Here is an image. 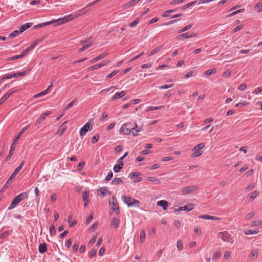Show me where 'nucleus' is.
<instances>
[{"mask_svg":"<svg viewBox=\"0 0 262 262\" xmlns=\"http://www.w3.org/2000/svg\"><path fill=\"white\" fill-rule=\"evenodd\" d=\"M162 48V46H158L157 47H156L154 50H153L152 51H151L149 53V56H152L154 54H155V53H156L157 52H158L159 51H160L161 49Z\"/></svg>","mask_w":262,"mask_h":262,"instance_id":"42","label":"nucleus"},{"mask_svg":"<svg viewBox=\"0 0 262 262\" xmlns=\"http://www.w3.org/2000/svg\"><path fill=\"white\" fill-rule=\"evenodd\" d=\"M221 256V254L220 249H217L213 254L212 259L213 260H216L220 258Z\"/></svg>","mask_w":262,"mask_h":262,"instance_id":"33","label":"nucleus"},{"mask_svg":"<svg viewBox=\"0 0 262 262\" xmlns=\"http://www.w3.org/2000/svg\"><path fill=\"white\" fill-rule=\"evenodd\" d=\"M113 173L112 171L108 172L107 176L105 178V180L107 181H110L113 177Z\"/></svg>","mask_w":262,"mask_h":262,"instance_id":"64","label":"nucleus"},{"mask_svg":"<svg viewBox=\"0 0 262 262\" xmlns=\"http://www.w3.org/2000/svg\"><path fill=\"white\" fill-rule=\"evenodd\" d=\"M29 125H26V126L24 127L23 128H22V130L21 132H19L16 138L14 140V141L13 142H14V143H16L17 142V140L19 139V138L20 137V136H21V135L26 130H27L29 127Z\"/></svg>","mask_w":262,"mask_h":262,"instance_id":"21","label":"nucleus"},{"mask_svg":"<svg viewBox=\"0 0 262 262\" xmlns=\"http://www.w3.org/2000/svg\"><path fill=\"white\" fill-rule=\"evenodd\" d=\"M50 233L54 235L56 233V229L53 225H51L50 226Z\"/></svg>","mask_w":262,"mask_h":262,"instance_id":"61","label":"nucleus"},{"mask_svg":"<svg viewBox=\"0 0 262 262\" xmlns=\"http://www.w3.org/2000/svg\"><path fill=\"white\" fill-rule=\"evenodd\" d=\"M18 203V201H17L16 199H14L9 207L8 209L11 210L14 208Z\"/></svg>","mask_w":262,"mask_h":262,"instance_id":"37","label":"nucleus"},{"mask_svg":"<svg viewBox=\"0 0 262 262\" xmlns=\"http://www.w3.org/2000/svg\"><path fill=\"white\" fill-rule=\"evenodd\" d=\"M218 237H220L223 241L233 243L234 239L232 235L227 231L221 232L218 234Z\"/></svg>","mask_w":262,"mask_h":262,"instance_id":"3","label":"nucleus"},{"mask_svg":"<svg viewBox=\"0 0 262 262\" xmlns=\"http://www.w3.org/2000/svg\"><path fill=\"white\" fill-rule=\"evenodd\" d=\"M53 83H54V81L52 80V81L51 82V85H49L47 89H46V90L40 92V94H41L42 96H44V95H46V94H47L48 93L49 90L52 87Z\"/></svg>","mask_w":262,"mask_h":262,"instance_id":"45","label":"nucleus"},{"mask_svg":"<svg viewBox=\"0 0 262 262\" xmlns=\"http://www.w3.org/2000/svg\"><path fill=\"white\" fill-rule=\"evenodd\" d=\"M147 180L149 181L153 182L156 185L159 184L161 183L160 180L155 177H149L147 178Z\"/></svg>","mask_w":262,"mask_h":262,"instance_id":"29","label":"nucleus"},{"mask_svg":"<svg viewBox=\"0 0 262 262\" xmlns=\"http://www.w3.org/2000/svg\"><path fill=\"white\" fill-rule=\"evenodd\" d=\"M231 71L230 70H227L223 73V76L225 77H229L231 75Z\"/></svg>","mask_w":262,"mask_h":262,"instance_id":"63","label":"nucleus"},{"mask_svg":"<svg viewBox=\"0 0 262 262\" xmlns=\"http://www.w3.org/2000/svg\"><path fill=\"white\" fill-rule=\"evenodd\" d=\"M177 247L179 251L183 249V244L181 240H178L177 243Z\"/></svg>","mask_w":262,"mask_h":262,"instance_id":"39","label":"nucleus"},{"mask_svg":"<svg viewBox=\"0 0 262 262\" xmlns=\"http://www.w3.org/2000/svg\"><path fill=\"white\" fill-rule=\"evenodd\" d=\"M255 213L254 212H250L246 214L245 218L247 220H250L255 215Z\"/></svg>","mask_w":262,"mask_h":262,"instance_id":"50","label":"nucleus"},{"mask_svg":"<svg viewBox=\"0 0 262 262\" xmlns=\"http://www.w3.org/2000/svg\"><path fill=\"white\" fill-rule=\"evenodd\" d=\"M99 139V135H97L94 136L92 139V143L93 144L96 143L98 141Z\"/></svg>","mask_w":262,"mask_h":262,"instance_id":"58","label":"nucleus"},{"mask_svg":"<svg viewBox=\"0 0 262 262\" xmlns=\"http://www.w3.org/2000/svg\"><path fill=\"white\" fill-rule=\"evenodd\" d=\"M106 56V53H103V54H102L101 55H99L97 57H96L92 59L91 60H90V64H92L93 63L96 62V61H98V60L103 58Z\"/></svg>","mask_w":262,"mask_h":262,"instance_id":"23","label":"nucleus"},{"mask_svg":"<svg viewBox=\"0 0 262 262\" xmlns=\"http://www.w3.org/2000/svg\"><path fill=\"white\" fill-rule=\"evenodd\" d=\"M258 250L257 249H253L251 251L250 257L253 259H256L258 257Z\"/></svg>","mask_w":262,"mask_h":262,"instance_id":"34","label":"nucleus"},{"mask_svg":"<svg viewBox=\"0 0 262 262\" xmlns=\"http://www.w3.org/2000/svg\"><path fill=\"white\" fill-rule=\"evenodd\" d=\"M164 107V106H150L148 108L147 111H152L154 110H159L161 108Z\"/></svg>","mask_w":262,"mask_h":262,"instance_id":"52","label":"nucleus"},{"mask_svg":"<svg viewBox=\"0 0 262 262\" xmlns=\"http://www.w3.org/2000/svg\"><path fill=\"white\" fill-rule=\"evenodd\" d=\"M116 87L115 86H111L109 88L102 90L100 91L101 94H104L106 92H113L116 89Z\"/></svg>","mask_w":262,"mask_h":262,"instance_id":"31","label":"nucleus"},{"mask_svg":"<svg viewBox=\"0 0 262 262\" xmlns=\"http://www.w3.org/2000/svg\"><path fill=\"white\" fill-rule=\"evenodd\" d=\"M39 252L40 253H44L47 251V246L45 243L39 245L38 248Z\"/></svg>","mask_w":262,"mask_h":262,"instance_id":"28","label":"nucleus"},{"mask_svg":"<svg viewBox=\"0 0 262 262\" xmlns=\"http://www.w3.org/2000/svg\"><path fill=\"white\" fill-rule=\"evenodd\" d=\"M132 126L130 123L124 124L120 128V132L124 135L131 134Z\"/></svg>","mask_w":262,"mask_h":262,"instance_id":"5","label":"nucleus"},{"mask_svg":"<svg viewBox=\"0 0 262 262\" xmlns=\"http://www.w3.org/2000/svg\"><path fill=\"white\" fill-rule=\"evenodd\" d=\"M118 70L114 71L111 73H110V74L107 75V76H106V78H111L112 77H113L114 76H115L116 74H117L118 73Z\"/></svg>","mask_w":262,"mask_h":262,"instance_id":"56","label":"nucleus"},{"mask_svg":"<svg viewBox=\"0 0 262 262\" xmlns=\"http://www.w3.org/2000/svg\"><path fill=\"white\" fill-rule=\"evenodd\" d=\"M126 94V93L125 91H122L120 92H117L111 98V101H114L118 99L123 97Z\"/></svg>","mask_w":262,"mask_h":262,"instance_id":"8","label":"nucleus"},{"mask_svg":"<svg viewBox=\"0 0 262 262\" xmlns=\"http://www.w3.org/2000/svg\"><path fill=\"white\" fill-rule=\"evenodd\" d=\"M199 218L206 220H217L219 219L218 217L216 216H211L209 215H201L199 216Z\"/></svg>","mask_w":262,"mask_h":262,"instance_id":"25","label":"nucleus"},{"mask_svg":"<svg viewBox=\"0 0 262 262\" xmlns=\"http://www.w3.org/2000/svg\"><path fill=\"white\" fill-rule=\"evenodd\" d=\"M205 145L203 143H201L197 144L193 148V153L191 155V157H198L201 156L203 152L200 151V149H203L205 147Z\"/></svg>","mask_w":262,"mask_h":262,"instance_id":"4","label":"nucleus"},{"mask_svg":"<svg viewBox=\"0 0 262 262\" xmlns=\"http://www.w3.org/2000/svg\"><path fill=\"white\" fill-rule=\"evenodd\" d=\"M28 194L27 192H24L23 193H20L18 194L16 197L15 198V199H16L17 201L19 203L22 200H25V199H27L28 198Z\"/></svg>","mask_w":262,"mask_h":262,"instance_id":"16","label":"nucleus"},{"mask_svg":"<svg viewBox=\"0 0 262 262\" xmlns=\"http://www.w3.org/2000/svg\"><path fill=\"white\" fill-rule=\"evenodd\" d=\"M259 232V230L258 229H246L244 230V233L246 235H250V234H256Z\"/></svg>","mask_w":262,"mask_h":262,"instance_id":"27","label":"nucleus"},{"mask_svg":"<svg viewBox=\"0 0 262 262\" xmlns=\"http://www.w3.org/2000/svg\"><path fill=\"white\" fill-rule=\"evenodd\" d=\"M68 122V121H65L60 126V129H61L60 135H61L67 129V127L65 124Z\"/></svg>","mask_w":262,"mask_h":262,"instance_id":"46","label":"nucleus"},{"mask_svg":"<svg viewBox=\"0 0 262 262\" xmlns=\"http://www.w3.org/2000/svg\"><path fill=\"white\" fill-rule=\"evenodd\" d=\"M31 23H26L23 25H22L19 28V32H23L24 31H25L27 29L29 28L31 26Z\"/></svg>","mask_w":262,"mask_h":262,"instance_id":"32","label":"nucleus"},{"mask_svg":"<svg viewBox=\"0 0 262 262\" xmlns=\"http://www.w3.org/2000/svg\"><path fill=\"white\" fill-rule=\"evenodd\" d=\"M198 187L196 186H190L186 187L182 190V194H186L191 193L195 191L197 189Z\"/></svg>","mask_w":262,"mask_h":262,"instance_id":"7","label":"nucleus"},{"mask_svg":"<svg viewBox=\"0 0 262 262\" xmlns=\"http://www.w3.org/2000/svg\"><path fill=\"white\" fill-rule=\"evenodd\" d=\"M157 205L162 207L163 210H165L168 207V202L164 200H161L157 202Z\"/></svg>","mask_w":262,"mask_h":262,"instance_id":"20","label":"nucleus"},{"mask_svg":"<svg viewBox=\"0 0 262 262\" xmlns=\"http://www.w3.org/2000/svg\"><path fill=\"white\" fill-rule=\"evenodd\" d=\"M195 36V34H189V33H183L181 35H180L177 37V38L179 39H181L182 38H189L193 37Z\"/></svg>","mask_w":262,"mask_h":262,"instance_id":"18","label":"nucleus"},{"mask_svg":"<svg viewBox=\"0 0 262 262\" xmlns=\"http://www.w3.org/2000/svg\"><path fill=\"white\" fill-rule=\"evenodd\" d=\"M248 104V102H247V101H244L243 102L237 103L235 105V106L236 107H242V106H246Z\"/></svg>","mask_w":262,"mask_h":262,"instance_id":"54","label":"nucleus"},{"mask_svg":"<svg viewBox=\"0 0 262 262\" xmlns=\"http://www.w3.org/2000/svg\"><path fill=\"white\" fill-rule=\"evenodd\" d=\"M123 166V163L122 162H120L118 165H115L114 167V170L115 172H118L120 171L121 169L122 168Z\"/></svg>","mask_w":262,"mask_h":262,"instance_id":"35","label":"nucleus"},{"mask_svg":"<svg viewBox=\"0 0 262 262\" xmlns=\"http://www.w3.org/2000/svg\"><path fill=\"white\" fill-rule=\"evenodd\" d=\"M28 194L27 192H24L23 193H20L18 194L16 197L15 198V199H16L17 201L19 203L22 200H25V199H27L28 198Z\"/></svg>","mask_w":262,"mask_h":262,"instance_id":"15","label":"nucleus"},{"mask_svg":"<svg viewBox=\"0 0 262 262\" xmlns=\"http://www.w3.org/2000/svg\"><path fill=\"white\" fill-rule=\"evenodd\" d=\"M246 84L245 83H242L241 85H239L238 87V89L239 91H244L246 89Z\"/></svg>","mask_w":262,"mask_h":262,"instance_id":"62","label":"nucleus"},{"mask_svg":"<svg viewBox=\"0 0 262 262\" xmlns=\"http://www.w3.org/2000/svg\"><path fill=\"white\" fill-rule=\"evenodd\" d=\"M139 21H140L139 18H137L135 21H134L133 23L130 24L129 26L130 27H135L139 23Z\"/></svg>","mask_w":262,"mask_h":262,"instance_id":"53","label":"nucleus"},{"mask_svg":"<svg viewBox=\"0 0 262 262\" xmlns=\"http://www.w3.org/2000/svg\"><path fill=\"white\" fill-rule=\"evenodd\" d=\"M145 239V230L142 229L140 232V243H143Z\"/></svg>","mask_w":262,"mask_h":262,"instance_id":"36","label":"nucleus"},{"mask_svg":"<svg viewBox=\"0 0 262 262\" xmlns=\"http://www.w3.org/2000/svg\"><path fill=\"white\" fill-rule=\"evenodd\" d=\"M194 208V204L192 203H190L188 204H187L185 206L180 207L179 208L178 210L179 211H182V210H186V211H190L192 210Z\"/></svg>","mask_w":262,"mask_h":262,"instance_id":"14","label":"nucleus"},{"mask_svg":"<svg viewBox=\"0 0 262 262\" xmlns=\"http://www.w3.org/2000/svg\"><path fill=\"white\" fill-rule=\"evenodd\" d=\"M84 13H85V12H84L83 10H80L78 11L77 12H74V13L67 15L62 18H59V19H56L55 20L47 22V23H43L42 24H39V25H38L35 26L34 27L35 28L41 27L42 26L51 25V24H52L53 23L58 22L59 21H61L60 23V25H61V24L66 23L69 20H73Z\"/></svg>","mask_w":262,"mask_h":262,"instance_id":"1","label":"nucleus"},{"mask_svg":"<svg viewBox=\"0 0 262 262\" xmlns=\"http://www.w3.org/2000/svg\"><path fill=\"white\" fill-rule=\"evenodd\" d=\"M254 10L256 11L257 12L259 13L262 11V2H260L257 3L254 7Z\"/></svg>","mask_w":262,"mask_h":262,"instance_id":"30","label":"nucleus"},{"mask_svg":"<svg viewBox=\"0 0 262 262\" xmlns=\"http://www.w3.org/2000/svg\"><path fill=\"white\" fill-rule=\"evenodd\" d=\"M45 119V116L42 114L37 119L35 122V125H38L41 123V122Z\"/></svg>","mask_w":262,"mask_h":262,"instance_id":"38","label":"nucleus"},{"mask_svg":"<svg viewBox=\"0 0 262 262\" xmlns=\"http://www.w3.org/2000/svg\"><path fill=\"white\" fill-rule=\"evenodd\" d=\"M142 130L141 127H139L137 124H135L134 126H132L131 134L134 136L138 135V133Z\"/></svg>","mask_w":262,"mask_h":262,"instance_id":"11","label":"nucleus"},{"mask_svg":"<svg viewBox=\"0 0 262 262\" xmlns=\"http://www.w3.org/2000/svg\"><path fill=\"white\" fill-rule=\"evenodd\" d=\"M96 238H97V236H95L94 237H93L89 242V244H88V245L89 246H92V245H93L96 241Z\"/></svg>","mask_w":262,"mask_h":262,"instance_id":"60","label":"nucleus"},{"mask_svg":"<svg viewBox=\"0 0 262 262\" xmlns=\"http://www.w3.org/2000/svg\"><path fill=\"white\" fill-rule=\"evenodd\" d=\"M20 33H21V32H19V31L15 30L12 33L10 34L9 37L10 38H13V37H16V36H17Z\"/></svg>","mask_w":262,"mask_h":262,"instance_id":"48","label":"nucleus"},{"mask_svg":"<svg viewBox=\"0 0 262 262\" xmlns=\"http://www.w3.org/2000/svg\"><path fill=\"white\" fill-rule=\"evenodd\" d=\"M120 223V220L116 218H113L112 220L111 226L114 228H117Z\"/></svg>","mask_w":262,"mask_h":262,"instance_id":"26","label":"nucleus"},{"mask_svg":"<svg viewBox=\"0 0 262 262\" xmlns=\"http://www.w3.org/2000/svg\"><path fill=\"white\" fill-rule=\"evenodd\" d=\"M25 164V161H23L20 165L15 169V170L14 171V172L16 174H17L21 169L22 167Z\"/></svg>","mask_w":262,"mask_h":262,"instance_id":"41","label":"nucleus"},{"mask_svg":"<svg viewBox=\"0 0 262 262\" xmlns=\"http://www.w3.org/2000/svg\"><path fill=\"white\" fill-rule=\"evenodd\" d=\"M122 183V181L121 180V179L120 178H115L113 179V180L112 182V184H113L114 185L119 184Z\"/></svg>","mask_w":262,"mask_h":262,"instance_id":"49","label":"nucleus"},{"mask_svg":"<svg viewBox=\"0 0 262 262\" xmlns=\"http://www.w3.org/2000/svg\"><path fill=\"white\" fill-rule=\"evenodd\" d=\"M53 83H54V81L52 80V81L51 82V85H49L47 89H46V90L40 92V94H41L42 96H44V95H46V94H47L48 93L49 90L52 87Z\"/></svg>","mask_w":262,"mask_h":262,"instance_id":"43","label":"nucleus"},{"mask_svg":"<svg viewBox=\"0 0 262 262\" xmlns=\"http://www.w3.org/2000/svg\"><path fill=\"white\" fill-rule=\"evenodd\" d=\"M92 129V126L90 125L89 121L80 130V132H79L80 136L81 137H82L86 134V132L88 131V130H89V129L91 130Z\"/></svg>","mask_w":262,"mask_h":262,"instance_id":"6","label":"nucleus"},{"mask_svg":"<svg viewBox=\"0 0 262 262\" xmlns=\"http://www.w3.org/2000/svg\"><path fill=\"white\" fill-rule=\"evenodd\" d=\"M15 144H16V143H14V142H13L12 144L11 145L10 150L9 151V155L6 159V161H8L9 160H10L11 159V157L13 155L14 151L15 148Z\"/></svg>","mask_w":262,"mask_h":262,"instance_id":"19","label":"nucleus"},{"mask_svg":"<svg viewBox=\"0 0 262 262\" xmlns=\"http://www.w3.org/2000/svg\"><path fill=\"white\" fill-rule=\"evenodd\" d=\"M107 63H108V62L103 61V62H102L101 63H100L99 64H95V65L93 66H91V67H89L88 68V70L89 71H93V70L97 69L98 68H100L101 67H102L105 66Z\"/></svg>","mask_w":262,"mask_h":262,"instance_id":"12","label":"nucleus"},{"mask_svg":"<svg viewBox=\"0 0 262 262\" xmlns=\"http://www.w3.org/2000/svg\"><path fill=\"white\" fill-rule=\"evenodd\" d=\"M53 83H54V81L52 80V81L51 82V85H49L47 89H46V90L40 92V94H41L42 96H44V95H46V94H47L48 93L49 90L52 87Z\"/></svg>","mask_w":262,"mask_h":262,"instance_id":"44","label":"nucleus"},{"mask_svg":"<svg viewBox=\"0 0 262 262\" xmlns=\"http://www.w3.org/2000/svg\"><path fill=\"white\" fill-rule=\"evenodd\" d=\"M140 175V173L139 172H133V173H130L129 174V178H130L131 179H133L134 178L138 177Z\"/></svg>","mask_w":262,"mask_h":262,"instance_id":"51","label":"nucleus"},{"mask_svg":"<svg viewBox=\"0 0 262 262\" xmlns=\"http://www.w3.org/2000/svg\"><path fill=\"white\" fill-rule=\"evenodd\" d=\"M75 101H76V100H73L72 102H71L70 103H69V104H68L66 106V107H65L64 109H65L66 110H68L69 108H70V107H71L74 105V104L75 103Z\"/></svg>","mask_w":262,"mask_h":262,"instance_id":"55","label":"nucleus"},{"mask_svg":"<svg viewBox=\"0 0 262 262\" xmlns=\"http://www.w3.org/2000/svg\"><path fill=\"white\" fill-rule=\"evenodd\" d=\"M110 204H112L114 207L112 208L113 209L117 210V213L119 211V207L118 206V204L117 200L113 196L109 200Z\"/></svg>","mask_w":262,"mask_h":262,"instance_id":"13","label":"nucleus"},{"mask_svg":"<svg viewBox=\"0 0 262 262\" xmlns=\"http://www.w3.org/2000/svg\"><path fill=\"white\" fill-rule=\"evenodd\" d=\"M107 193L111 194L110 191L106 187H101L98 190V194L101 197H104Z\"/></svg>","mask_w":262,"mask_h":262,"instance_id":"9","label":"nucleus"},{"mask_svg":"<svg viewBox=\"0 0 262 262\" xmlns=\"http://www.w3.org/2000/svg\"><path fill=\"white\" fill-rule=\"evenodd\" d=\"M13 93L14 92L12 91L11 92H8L5 94L4 96L0 99V105L6 101Z\"/></svg>","mask_w":262,"mask_h":262,"instance_id":"22","label":"nucleus"},{"mask_svg":"<svg viewBox=\"0 0 262 262\" xmlns=\"http://www.w3.org/2000/svg\"><path fill=\"white\" fill-rule=\"evenodd\" d=\"M259 193L257 191H255L252 193H250L248 195V198L249 199L250 201H252L254 200L258 195Z\"/></svg>","mask_w":262,"mask_h":262,"instance_id":"24","label":"nucleus"},{"mask_svg":"<svg viewBox=\"0 0 262 262\" xmlns=\"http://www.w3.org/2000/svg\"><path fill=\"white\" fill-rule=\"evenodd\" d=\"M122 200L125 204L127 205L128 207H138L139 206L140 202L138 200L134 199L131 197L122 196Z\"/></svg>","mask_w":262,"mask_h":262,"instance_id":"2","label":"nucleus"},{"mask_svg":"<svg viewBox=\"0 0 262 262\" xmlns=\"http://www.w3.org/2000/svg\"><path fill=\"white\" fill-rule=\"evenodd\" d=\"M141 0H132L128 3L123 5L122 6V8L124 9H126L135 6L137 4H138Z\"/></svg>","mask_w":262,"mask_h":262,"instance_id":"10","label":"nucleus"},{"mask_svg":"<svg viewBox=\"0 0 262 262\" xmlns=\"http://www.w3.org/2000/svg\"><path fill=\"white\" fill-rule=\"evenodd\" d=\"M173 85H174L173 84H169V85H163L159 86V88L160 89H167L171 88L172 86H173Z\"/></svg>","mask_w":262,"mask_h":262,"instance_id":"57","label":"nucleus"},{"mask_svg":"<svg viewBox=\"0 0 262 262\" xmlns=\"http://www.w3.org/2000/svg\"><path fill=\"white\" fill-rule=\"evenodd\" d=\"M260 221H255L252 222L251 224V226L252 227L258 226H260Z\"/></svg>","mask_w":262,"mask_h":262,"instance_id":"59","label":"nucleus"},{"mask_svg":"<svg viewBox=\"0 0 262 262\" xmlns=\"http://www.w3.org/2000/svg\"><path fill=\"white\" fill-rule=\"evenodd\" d=\"M215 72H216V69H210V70H207V71H206L205 74L207 76H209L214 74Z\"/></svg>","mask_w":262,"mask_h":262,"instance_id":"47","label":"nucleus"},{"mask_svg":"<svg viewBox=\"0 0 262 262\" xmlns=\"http://www.w3.org/2000/svg\"><path fill=\"white\" fill-rule=\"evenodd\" d=\"M28 194L27 192H24L23 193H20L18 194L16 197L15 198V199H16L17 201L19 203L22 200H25V199H27L28 198Z\"/></svg>","mask_w":262,"mask_h":262,"instance_id":"17","label":"nucleus"},{"mask_svg":"<svg viewBox=\"0 0 262 262\" xmlns=\"http://www.w3.org/2000/svg\"><path fill=\"white\" fill-rule=\"evenodd\" d=\"M82 196L83 201H85L86 200H88V199L89 196V191L85 190L82 192Z\"/></svg>","mask_w":262,"mask_h":262,"instance_id":"40","label":"nucleus"}]
</instances>
